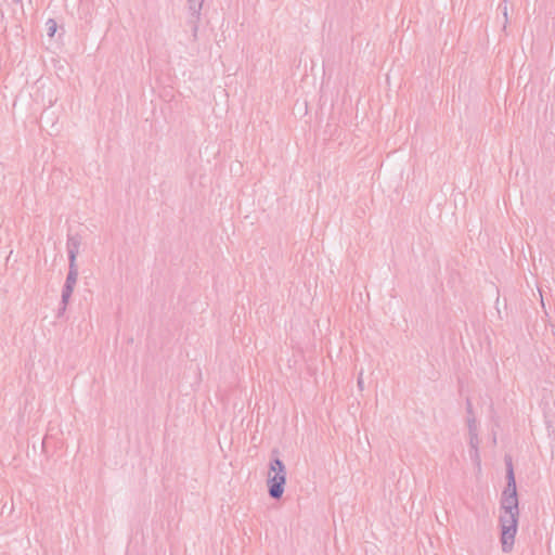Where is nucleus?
I'll return each mask as SVG.
<instances>
[{"label": "nucleus", "instance_id": "3", "mask_svg": "<svg viewBox=\"0 0 555 555\" xmlns=\"http://www.w3.org/2000/svg\"><path fill=\"white\" fill-rule=\"evenodd\" d=\"M78 279V266L77 263H68V273L65 280V284L62 289V297L64 304H68L70 296L74 292Z\"/></svg>", "mask_w": 555, "mask_h": 555}, {"label": "nucleus", "instance_id": "2", "mask_svg": "<svg viewBox=\"0 0 555 555\" xmlns=\"http://www.w3.org/2000/svg\"><path fill=\"white\" fill-rule=\"evenodd\" d=\"M266 485L268 494L272 500L280 501L287 485V468L281 459H272L266 472Z\"/></svg>", "mask_w": 555, "mask_h": 555}, {"label": "nucleus", "instance_id": "7", "mask_svg": "<svg viewBox=\"0 0 555 555\" xmlns=\"http://www.w3.org/2000/svg\"><path fill=\"white\" fill-rule=\"evenodd\" d=\"M500 9L502 11V14L504 16V28L506 27V23H507V11H508V8H507V0H503V3L500 4Z\"/></svg>", "mask_w": 555, "mask_h": 555}, {"label": "nucleus", "instance_id": "5", "mask_svg": "<svg viewBox=\"0 0 555 555\" xmlns=\"http://www.w3.org/2000/svg\"><path fill=\"white\" fill-rule=\"evenodd\" d=\"M203 2L204 0H188V8L196 21L199 18Z\"/></svg>", "mask_w": 555, "mask_h": 555}, {"label": "nucleus", "instance_id": "8", "mask_svg": "<svg viewBox=\"0 0 555 555\" xmlns=\"http://www.w3.org/2000/svg\"><path fill=\"white\" fill-rule=\"evenodd\" d=\"M67 305L68 304H64L63 298H62L61 299V307L59 308V311H57V317L63 315V313L66 311Z\"/></svg>", "mask_w": 555, "mask_h": 555}, {"label": "nucleus", "instance_id": "9", "mask_svg": "<svg viewBox=\"0 0 555 555\" xmlns=\"http://www.w3.org/2000/svg\"><path fill=\"white\" fill-rule=\"evenodd\" d=\"M16 3H22L23 0H13Z\"/></svg>", "mask_w": 555, "mask_h": 555}, {"label": "nucleus", "instance_id": "4", "mask_svg": "<svg viewBox=\"0 0 555 555\" xmlns=\"http://www.w3.org/2000/svg\"><path fill=\"white\" fill-rule=\"evenodd\" d=\"M80 245L81 238L79 235H68L66 242L68 263H77V256L79 254Z\"/></svg>", "mask_w": 555, "mask_h": 555}, {"label": "nucleus", "instance_id": "1", "mask_svg": "<svg viewBox=\"0 0 555 555\" xmlns=\"http://www.w3.org/2000/svg\"><path fill=\"white\" fill-rule=\"evenodd\" d=\"M519 499L513 468L506 474V485L500 496V532L503 552H511L518 531Z\"/></svg>", "mask_w": 555, "mask_h": 555}, {"label": "nucleus", "instance_id": "6", "mask_svg": "<svg viewBox=\"0 0 555 555\" xmlns=\"http://www.w3.org/2000/svg\"><path fill=\"white\" fill-rule=\"evenodd\" d=\"M46 29H47V35L49 37H53L57 29V24H56L55 20L49 18L46 23Z\"/></svg>", "mask_w": 555, "mask_h": 555}]
</instances>
